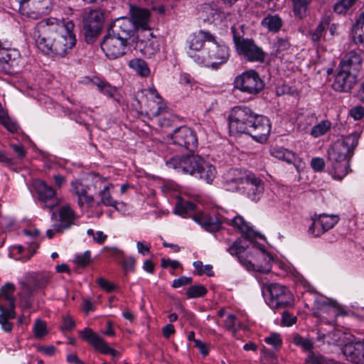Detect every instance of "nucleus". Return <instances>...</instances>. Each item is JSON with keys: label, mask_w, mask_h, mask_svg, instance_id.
Instances as JSON below:
<instances>
[{"label": "nucleus", "mask_w": 364, "mask_h": 364, "mask_svg": "<svg viewBox=\"0 0 364 364\" xmlns=\"http://www.w3.org/2000/svg\"><path fill=\"white\" fill-rule=\"evenodd\" d=\"M75 323L70 316H64L61 325V329L63 331H70L75 327Z\"/></svg>", "instance_id": "obj_58"}, {"label": "nucleus", "mask_w": 364, "mask_h": 364, "mask_svg": "<svg viewBox=\"0 0 364 364\" xmlns=\"http://www.w3.org/2000/svg\"><path fill=\"white\" fill-rule=\"evenodd\" d=\"M207 291V289L203 285H193L187 289L186 294L188 298H197L203 296Z\"/></svg>", "instance_id": "obj_48"}, {"label": "nucleus", "mask_w": 364, "mask_h": 364, "mask_svg": "<svg viewBox=\"0 0 364 364\" xmlns=\"http://www.w3.org/2000/svg\"><path fill=\"white\" fill-rule=\"evenodd\" d=\"M53 6V0H31L28 4L18 6L20 14L25 18L37 20L48 14Z\"/></svg>", "instance_id": "obj_12"}, {"label": "nucleus", "mask_w": 364, "mask_h": 364, "mask_svg": "<svg viewBox=\"0 0 364 364\" xmlns=\"http://www.w3.org/2000/svg\"><path fill=\"white\" fill-rule=\"evenodd\" d=\"M318 225L322 226L323 230L318 231L317 234H323L329 230L338 222V217L335 215L321 214L317 217Z\"/></svg>", "instance_id": "obj_31"}, {"label": "nucleus", "mask_w": 364, "mask_h": 364, "mask_svg": "<svg viewBox=\"0 0 364 364\" xmlns=\"http://www.w3.org/2000/svg\"><path fill=\"white\" fill-rule=\"evenodd\" d=\"M235 228H237L242 234H244L247 237H250L252 236V230L247 225L243 218L240 215L235 216L232 220L231 223Z\"/></svg>", "instance_id": "obj_44"}, {"label": "nucleus", "mask_w": 364, "mask_h": 364, "mask_svg": "<svg viewBox=\"0 0 364 364\" xmlns=\"http://www.w3.org/2000/svg\"><path fill=\"white\" fill-rule=\"evenodd\" d=\"M322 226L318 225V219L317 218H314L312 219V223L311 226L309 228V233L312 235L313 236L318 237L321 234H317L318 231H321Z\"/></svg>", "instance_id": "obj_63"}, {"label": "nucleus", "mask_w": 364, "mask_h": 364, "mask_svg": "<svg viewBox=\"0 0 364 364\" xmlns=\"http://www.w3.org/2000/svg\"><path fill=\"white\" fill-rule=\"evenodd\" d=\"M311 0H291L294 15L303 18L306 16L308 6Z\"/></svg>", "instance_id": "obj_41"}, {"label": "nucleus", "mask_w": 364, "mask_h": 364, "mask_svg": "<svg viewBox=\"0 0 364 364\" xmlns=\"http://www.w3.org/2000/svg\"><path fill=\"white\" fill-rule=\"evenodd\" d=\"M262 25L271 31L277 32L282 26V21L278 15H268L262 19Z\"/></svg>", "instance_id": "obj_39"}, {"label": "nucleus", "mask_w": 364, "mask_h": 364, "mask_svg": "<svg viewBox=\"0 0 364 364\" xmlns=\"http://www.w3.org/2000/svg\"><path fill=\"white\" fill-rule=\"evenodd\" d=\"M136 29L129 18L123 17L117 19L109 27L108 32L122 40L128 41L134 36Z\"/></svg>", "instance_id": "obj_16"}, {"label": "nucleus", "mask_w": 364, "mask_h": 364, "mask_svg": "<svg viewBox=\"0 0 364 364\" xmlns=\"http://www.w3.org/2000/svg\"><path fill=\"white\" fill-rule=\"evenodd\" d=\"M296 321V317L293 316L287 311H284L282 314V323L284 325L290 326L295 323Z\"/></svg>", "instance_id": "obj_64"}, {"label": "nucleus", "mask_w": 364, "mask_h": 364, "mask_svg": "<svg viewBox=\"0 0 364 364\" xmlns=\"http://www.w3.org/2000/svg\"><path fill=\"white\" fill-rule=\"evenodd\" d=\"M129 66L142 77H146L150 74L147 63L141 58H134L129 62Z\"/></svg>", "instance_id": "obj_35"}, {"label": "nucleus", "mask_w": 364, "mask_h": 364, "mask_svg": "<svg viewBox=\"0 0 364 364\" xmlns=\"http://www.w3.org/2000/svg\"><path fill=\"white\" fill-rule=\"evenodd\" d=\"M230 57V49L223 41H218L214 36L208 46V58L203 65L217 69L219 65L225 63Z\"/></svg>", "instance_id": "obj_9"}, {"label": "nucleus", "mask_w": 364, "mask_h": 364, "mask_svg": "<svg viewBox=\"0 0 364 364\" xmlns=\"http://www.w3.org/2000/svg\"><path fill=\"white\" fill-rule=\"evenodd\" d=\"M352 36L355 43H364V12L361 13L352 28Z\"/></svg>", "instance_id": "obj_34"}, {"label": "nucleus", "mask_w": 364, "mask_h": 364, "mask_svg": "<svg viewBox=\"0 0 364 364\" xmlns=\"http://www.w3.org/2000/svg\"><path fill=\"white\" fill-rule=\"evenodd\" d=\"M267 291L269 294L268 304L271 308L279 309L294 306V296L285 286L277 283L270 284Z\"/></svg>", "instance_id": "obj_7"}, {"label": "nucleus", "mask_w": 364, "mask_h": 364, "mask_svg": "<svg viewBox=\"0 0 364 364\" xmlns=\"http://www.w3.org/2000/svg\"><path fill=\"white\" fill-rule=\"evenodd\" d=\"M192 283V278L187 277H181L176 279H174L172 284V287L179 288Z\"/></svg>", "instance_id": "obj_61"}, {"label": "nucleus", "mask_w": 364, "mask_h": 364, "mask_svg": "<svg viewBox=\"0 0 364 364\" xmlns=\"http://www.w3.org/2000/svg\"><path fill=\"white\" fill-rule=\"evenodd\" d=\"M308 358L311 364H339L336 360L326 358L322 355L314 352H311Z\"/></svg>", "instance_id": "obj_50"}, {"label": "nucleus", "mask_w": 364, "mask_h": 364, "mask_svg": "<svg viewBox=\"0 0 364 364\" xmlns=\"http://www.w3.org/2000/svg\"><path fill=\"white\" fill-rule=\"evenodd\" d=\"M215 168L213 165L203 161V165H200L198 169L195 177L204 180L208 184H211L215 177Z\"/></svg>", "instance_id": "obj_29"}, {"label": "nucleus", "mask_w": 364, "mask_h": 364, "mask_svg": "<svg viewBox=\"0 0 364 364\" xmlns=\"http://www.w3.org/2000/svg\"><path fill=\"white\" fill-rule=\"evenodd\" d=\"M204 160L199 156L188 155L183 157V164H182V173H188L195 176L198 169L203 165Z\"/></svg>", "instance_id": "obj_28"}, {"label": "nucleus", "mask_w": 364, "mask_h": 364, "mask_svg": "<svg viewBox=\"0 0 364 364\" xmlns=\"http://www.w3.org/2000/svg\"><path fill=\"white\" fill-rule=\"evenodd\" d=\"M248 173L237 168L230 169L224 174V184L230 191H238L245 184Z\"/></svg>", "instance_id": "obj_21"}, {"label": "nucleus", "mask_w": 364, "mask_h": 364, "mask_svg": "<svg viewBox=\"0 0 364 364\" xmlns=\"http://www.w3.org/2000/svg\"><path fill=\"white\" fill-rule=\"evenodd\" d=\"M271 154L274 157L283 160L288 164H294L296 161L295 154L283 147H276L272 149Z\"/></svg>", "instance_id": "obj_36"}, {"label": "nucleus", "mask_w": 364, "mask_h": 364, "mask_svg": "<svg viewBox=\"0 0 364 364\" xmlns=\"http://www.w3.org/2000/svg\"><path fill=\"white\" fill-rule=\"evenodd\" d=\"M196 208V204L192 201H185L181 198L178 200L175 207L174 212L180 215L184 216L190 211H193Z\"/></svg>", "instance_id": "obj_42"}, {"label": "nucleus", "mask_w": 364, "mask_h": 364, "mask_svg": "<svg viewBox=\"0 0 364 364\" xmlns=\"http://www.w3.org/2000/svg\"><path fill=\"white\" fill-rule=\"evenodd\" d=\"M246 247L242 245V240H236L228 249V251L232 255L237 256L238 261L248 271L257 270L262 273H269L271 271L272 257L264 250L260 249L257 251L255 263L252 260L243 257L242 254L245 252Z\"/></svg>", "instance_id": "obj_4"}, {"label": "nucleus", "mask_w": 364, "mask_h": 364, "mask_svg": "<svg viewBox=\"0 0 364 364\" xmlns=\"http://www.w3.org/2000/svg\"><path fill=\"white\" fill-rule=\"evenodd\" d=\"M315 116L309 114L304 118V120H301L298 124L299 128L304 132H307L309 126H311L315 122Z\"/></svg>", "instance_id": "obj_57"}, {"label": "nucleus", "mask_w": 364, "mask_h": 364, "mask_svg": "<svg viewBox=\"0 0 364 364\" xmlns=\"http://www.w3.org/2000/svg\"><path fill=\"white\" fill-rule=\"evenodd\" d=\"M362 65V57L355 51H350L346 53L341 60L339 68L357 74Z\"/></svg>", "instance_id": "obj_24"}, {"label": "nucleus", "mask_w": 364, "mask_h": 364, "mask_svg": "<svg viewBox=\"0 0 364 364\" xmlns=\"http://www.w3.org/2000/svg\"><path fill=\"white\" fill-rule=\"evenodd\" d=\"M311 166L315 171L319 172L324 168L325 162L322 158L316 157L311 159Z\"/></svg>", "instance_id": "obj_62"}, {"label": "nucleus", "mask_w": 364, "mask_h": 364, "mask_svg": "<svg viewBox=\"0 0 364 364\" xmlns=\"http://www.w3.org/2000/svg\"><path fill=\"white\" fill-rule=\"evenodd\" d=\"M71 21L48 18L38 22L31 34L37 48L48 55L63 57L76 43Z\"/></svg>", "instance_id": "obj_1"}, {"label": "nucleus", "mask_w": 364, "mask_h": 364, "mask_svg": "<svg viewBox=\"0 0 364 364\" xmlns=\"http://www.w3.org/2000/svg\"><path fill=\"white\" fill-rule=\"evenodd\" d=\"M91 261V253L89 250L85 251L83 253L77 255L74 258V263L76 267L79 269L86 267Z\"/></svg>", "instance_id": "obj_47"}, {"label": "nucleus", "mask_w": 364, "mask_h": 364, "mask_svg": "<svg viewBox=\"0 0 364 364\" xmlns=\"http://www.w3.org/2000/svg\"><path fill=\"white\" fill-rule=\"evenodd\" d=\"M242 188L250 200L258 201L263 194L264 183L259 178L249 173Z\"/></svg>", "instance_id": "obj_20"}, {"label": "nucleus", "mask_w": 364, "mask_h": 364, "mask_svg": "<svg viewBox=\"0 0 364 364\" xmlns=\"http://www.w3.org/2000/svg\"><path fill=\"white\" fill-rule=\"evenodd\" d=\"M237 317L234 314H229L225 320L227 329L232 332L233 336H236L237 328L235 327Z\"/></svg>", "instance_id": "obj_55"}, {"label": "nucleus", "mask_w": 364, "mask_h": 364, "mask_svg": "<svg viewBox=\"0 0 364 364\" xmlns=\"http://www.w3.org/2000/svg\"><path fill=\"white\" fill-rule=\"evenodd\" d=\"M170 136L173 144L191 152H193L198 147V141L196 132L186 126L175 129Z\"/></svg>", "instance_id": "obj_11"}, {"label": "nucleus", "mask_w": 364, "mask_h": 364, "mask_svg": "<svg viewBox=\"0 0 364 364\" xmlns=\"http://www.w3.org/2000/svg\"><path fill=\"white\" fill-rule=\"evenodd\" d=\"M49 274L46 273H36L32 276V289L29 290L30 294L33 291L41 290L45 288L49 283Z\"/></svg>", "instance_id": "obj_37"}, {"label": "nucleus", "mask_w": 364, "mask_h": 364, "mask_svg": "<svg viewBox=\"0 0 364 364\" xmlns=\"http://www.w3.org/2000/svg\"><path fill=\"white\" fill-rule=\"evenodd\" d=\"M274 47L276 55L282 58L284 55V52L289 48L290 44L286 39L278 38L274 44Z\"/></svg>", "instance_id": "obj_53"}, {"label": "nucleus", "mask_w": 364, "mask_h": 364, "mask_svg": "<svg viewBox=\"0 0 364 364\" xmlns=\"http://www.w3.org/2000/svg\"><path fill=\"white\" fill-rule=\"evenodd\" d=\"M293 342L295 345L301 347L304 350H311L314 346L311 339L304 338L299 335L294 337Z\"/></svg>", "instance_id": "obj_51"}, {"label": "nucleus", "mask_w": 364, "mask_h": 364, "mask_svg": "<svg viewBox=\"0 0 364 364\" xmlns=\"http://www.w3.org/2000/svg\"><path fill=\"white\" fill-rule=\"evenodd\" d=\"M151 38L139 39L136 41V47L145 56L151 57L159 50V44L153 36Z\"/></svg>", "instance_id": "obj_26"}, {"label": "nucleus", "mask_w": 364, "mask_h": 364, "mask_svg": "<svg viewBox=\"0 0 364 364\" xmlns=\"http://www.w3.org/2000/svg\"><path fill=\"white\" fill-rule=\"evenodd\" d=\"M38 200L44 208L52 210L60 204V199L56 196L54 188L42 180H36L33 183Z\"/></svg>", "instance_id": "obj_13"}, {"label": "nucleus", "mask_w": 364, "mask_h": 364, "mask_svg": "<svg viewBox=\"0 0 364 364\" xmlns=\"http://www.w3.org/2000/svg\"><path fill=\"white\" fill-rule=\"evenodd\" d=\"M92 85L97 87V90L109 97H114L117 92L116 87L112 86L109 82L99 77H92Z\"/></svg>", "instance_id": "obj_30"}, {"label": "nucleus", "mask_w": 364, "mask_h": 364, "mask_svg": "<svg viewBox=\"0 0 364 364\" xmlns=\"http://www.w3.org/2000/svg\"><path fill=\"white\" fill-rule=\"evenodd\" d=\"M15 291L16 286L11 282L6 283L0 288V299L3 303L0 304V325L6 332L12 330V324L9 320L16 316Z\"/></svg>", "instance_id": "obj_5"}, {"label": "nucleus", "mask_w": 364, "mask_h": 364, "mask_svg": "<svg viewBox=\"0 0 364 364\" xmlns=\"http://www.w3.org/2000/svg\"><path fill=\"white\" fill-rule=\"evenodd\" d=\"M350 115L355 120H360L364 117V107L360 105L353 107L350 110Z\"/></svg>", "instance_id": "obj_59"}, {"label": "nucleus", "mask_w": 364, "mask_h": 364, "mask_svg": "<svg viewBox=\"0 0 364 364\" xmlns=\"http://www.w3.org/2000/svg\"><path fill=\"white\" fill-rule=\"evenodd\" d=\"M127 41L112 35L108 32V35L104 38L101 43V48L106 56L110 59H116L126 53Z\"/></svg>", "instance_id": "obj_14"}, {"label": "nucleus", "mask_w": 364, "mask_h": 364, "mask_svg": "<svg viewBox=\"0 0 364 364\" xmlns=\"http://www.w3.org/2000/svg\"><path fill=\"white\" fill-rule=\"evenodd\" d=\"M358 0H338L333 6V11L340 15H346L353 11Z\"/></svg>", "instance_id": "obj_38"}, {"label": "nucleus", "mask_w": 364, "mask_h": 364, "mask_svg": "<svg viewBox=\"0 0 364 364\" xmlns=\"http://www.w3.org/2000/svg\"><path fill=\"white\" fill-rule=\"evenodd\" d=\"M194 219L196 223L209 232H216L220 230L223 222L217 217H210L205 213L197 214Z\"/></svg>", "instance_id": "obj_27"}, {"label": "nucleus", "mask_w": 364, "mask_h": 364, "mask_svg": "<svg viewBox=\"0 0 364 364\" xmlns=\"http://www.w3.org/2000/svg\"><path fill=\"white\" fill-rule=\"evenodd\" d=\"M314 315L328 323L336 321L339 314V309L335 303L326 299H316Z\"/></svg>", "instance_id": "obj_15"}, {"label": "nucleus", "mask_w": 364, "mask_h": 364, "mask_svg": "<svg viewBox=\"0 0 364 364\" xmlns=\"http://www.w3.org/2000/svg\"><path fill=\"white\" fill-rule=\"evenodd\" d=\"M71 187L73 192L77 196V203L80 208L88 211L91 207L89 183L83 180H75L71 182Z\"/></svg>", "instance_id": "obj_17"}, {"label": "nucleus", "mask_w": 364, "mask_h": 364, "mask_svg": "<svg viewBox=\"0 0 364 364\" xmlns=\"http://www.w3.org/2000/svg\"><path fill=\"white\" fill-rule=\"evenodd\" d=\"M211 41H214V36L209 31L200 30L190 35L187 39L188 46L187 53L189 57L193 58L194 61L198 64L207 63L206 58L200 56V55L196 53V52H198L201 50L205 41L210 43Z\"/></svg>", "instance_id": "obj_10"}, {"label": "nucleus", "mask_w": 364, "mask_h": 364, "mask_svg": "<svg viewBox=\"0 0 364 364\" xmlns=\"http://www.w3.org/2000/svg\"><path fill=\"white\" fill-rule=\"evenodd\" d=\"M343 353L346 359L355 364H364V341L346 344Z\"/></svg>", "instance_id": "obj_22"}, {"label": "nucleus", "mask_w": 364, "mask_h": 364, "mask_svg": "<svg viewBox=\"0 0 364 364\" xmlns=\"http://www.w3.org/2000/svg\"><path fill=\"white\" fill-rule=\"evenodd\" d=\"M112 186L111 184H107L104 186L103 189L100 192V196L101 197V203L106 206H111L117 208V202L112 198L109 193V188Z\"/></svg>", "instance_id": "obj_45"}, {"label": "nucleus", "mask_w": 364, "mask_h": 364, "mask_svg": "<svg viewBox=\"0 0 364 364\" xmlns=\"http://www.w3.org/2000/svg\"><path fill=\"white\" fill-rule=\"evenodd\" d=\"M0 124H1L11 133L17 132L19 128L17 122L12 119L8 114L5 115L2 119H0Z\"/></svg>", "instance_id": "obj_52"}, {"label": "nucleus", "mask_w": 364, "mask_h": 364, "mask_svg": "<svg viewBox=\"0 0 364 364\" xmlns=\"http://www.w3.org/2000/svg\"><path fill=\"white\" fill-rule=\"evenodd\" d=\"M20 53L16 49L4 48L0 41V68L6 73L18 64Z\"/></svg>", "instance_id": "obj_23"}, {"label": "nucleus", "mask_w": 364, "mask_h": 364, "mask_svg": "<svg viewBox=\"0 0 364 364\" xmlns=\"http://www.w3.org/2000/svg\"><path fill=\"white\" fill-rule=\"evenodd\" d=\"M82 33L84 35L85 41L89 44L91 43V9L87 11L82 16L81 23Z\"/></svg>", "instance_id": "obj_40"}, {"label": "nucleus", "mask_w": 364, "mask_h": 364, "mask_svg": "<svg viewBox=\"0 0 364 364\" xmlns=\"http://www.w3.org/2000/svg\"><path fill=\"white\" fill-rule=\"evenodd\" d=\"M92 347L103 355H110L112 359L120 357L119 351L109 347L107 343L96 333L92 332Z\"/></svg>", "instance_id": "obj_25"}, {"label": "nucleus", "mask_w": 364, "mask_h": 364, "mask_svg": "<svg viewBox=\"0 0 364 364\" xmlns=\"http://www.w3.org/2000/svg\"><path fill=\"white\" fill-rule=\"evenodd\" d=\"M264 341L267 344L272 346L275 350L279 349L282 344V341L278 333H272L269 336L264 338Z\"/></svg>", "instance_id": "obj_54"}, {"label": "nucleus", "mask_w": 364, "mask_h": 364, "mask_svg": "<svg viewBox=\"0 0 364 364\" xmlns=\"http://www.w3.org/2000/svg\"><path fill=\"white\" fill-rule=\"evenodd\" d=\"M130 14L132 21L134 24V28H141L142 31L147 32L148 36H152V32L149 26L150 12L148 9L130 6Z\"/></svg>", "instance_id": "obj_19"}, {"label": "nucleus", "mask_w": 364, "mask_h": 364, "mask_svg": "<svg viewBox=\"0 0 364 364\" xmlns=\"http://www.w3.org/2000/svg\"><path fill=\"white\" fill-rule=\"evenodd\" d=\"M182 164H183V157L175 156L166 161V166L168 168L178 170L182 172Z\"/></svg>", "instance_id": "obj_56"}, {"label": "nucleus", "mask_w": 364, "mask_h": 364, "mask_svg": "<svg viewBox=\"0 0 364 364\" xmlns=\"http://www.w3.org/2000/svg\"><path fill=\"white\" fill-rule=\"evenodd\" d=\"M233 41L237 53L242 55L247 60L260 63L264 60L265 53L253 40L241 38L234 33Z\"/></svg>", "instance_id": "obj_8"}, {"label": "nucleus", "mask_w": 364, "mask_h": 364, "mask_svg": "<svg viewBox=\"0 0 364 364\" xmlns=\"http://www.w3.org/2000/svg\"><path fill=\"white\" fill-rule=\"evenodd\" d=\"M105 12L102 9L92 8V36L99 35L104 27Z\"/></svg>", "instance_id": "obj_32"}, {"label": "nucleus", "mask_w": 364, "mask_h": 364, "mask_svg": "<svg viewBox=\"0 0 364 364\" xmlns=\"http://www.w3.org/2000/svg\"><path fill=\"white\" fill-rule=\"evenodd\" d=\"M331 124L328 120H323L314 125L310 131L312 136L316 138L324 135L331 128Z\"/></svg>", "instance_id": "obj_43"}, {"label": "nucleus", "mask_w": 364, "mask_h": 364, "mask_svg": "<svg viewBox=\"0 0 364 364\" xmlns=\"http://www.w3.org/2000/svg\"><path fill=\"white\" fill-rule=\"evenodd\" d=\"M33 332L36 338L44 337L48 333L46 322L41 319L36 320L33 327Z\"/></svg>", "instance_id": "obj_49"}, {"label": "nucleus", "mask_w": 364, "mask_h": 364, "mask_svg": "<svg viewBox=\"0 0 364 364\" xmlns=\"http://www.w3.org/2000/svg\"><path fill=\"white\" fill-rule=\"evenodd\" d=\"M360 134L357 132L338 139L328 151V159L334 171V176L343 179L348 173L350 159L358 144Z\"/></svg>", "instance_id": "obj_3"}, {"label": "nucleus", "mask_w": 364, "mask_h": 364, "mask_svg": "<svg viewBox=\"0 0 364 364\" xmlns=\"http://www.w3.org/2000/svg\"><path fill=\"white\" fill-rule=\"evenodd\" d=\"M60 224L63 228H68L73 224L75 214L69 205H64L59 210Z\"/></svg>", "instance_id": "obj_33"}, {"label": "nucleus", "mask_w": 364, "mask_h": 364, "mask_svg": "<svg viewBox=\"0 0 364 364\" xmlns=\"http://www.w3.org/2000/svg\"><path fill=\"white\" fill-rule=\"evenodd\" d=\"M234 87L250 96H256L264 88V82L255 70H249L235 77Z\"/></svg>", "instance_id": "obj_6"}, {"label": "nucleus", "mask_w": 364, "mask_h": 364, "mask_svg": "<svg viewBox=\"0 0 364 364\" xmlns=\"http://www.w3.org/2000/svg\"><path fill=\"white\" fill-rule=\"evenodd\" d=\"M327 25V22L322 21L314 31L310 32V38L314 43H319L320 41L323 38L325 29Z\"/></svg>", "instance_id": "obj_46"}, {"label": "nucleus", "mask_w": 364, "mask_h": 364, "mask_svg": "<svg viewBox=\"0 0 364 364\" xmlns=\"http://www.w3.org/2000/svg\"><path fill=\"white\" fill-rule=\"evenodd\" d=\"M97 283L101 289L107 292H112L115 289V286L113 284L110 283L108 280L104 278L98 279L97 280Z\"/></svg>", "instance_id": "obj_60"}, {"label": "nucleus", "mask_w": 364, "mask_h": 364, "mask_svg": "<svg viewBox=\"0 0 364 364\" xmlns=\"http://www.w3.org/2000/svg\"><path fill=\"white\" fill-rule=\"evenodd\" d=\"M228 125L232 134H247L259 142L266 141L271 131L267 117L243 105L232 108L228 116Z\"/></svg>", "instance_id": "obj_2"}, {"label": "nucleus", "mask_w": 364, "mask_h": 364, "mask_svg": "<svg viewBox=\"0 0 364 364\" xmlns=\"http://www.w3.org/2000/svg\"><path fill=\"white\" fill-rule=\"evenodd\" d=\"M356 75L339 68L332 84L333 89L338 92H349L356 82Z\"/></svg>", "instance_id": "obj_18"}]
</instances>
